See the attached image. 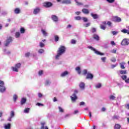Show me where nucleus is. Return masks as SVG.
Instances as JSON below:
<instances>
[{
	"mask_svg": "<svg viewBox=\"0 0 129 129\" xmlns=\"http://www.w3.org/2000/svg\"><path fill=\"white\" fill-rule=\"evenodd\" d=\"M106 27L104 25H101L100 26V28L101 30H105L106 29Z\"/></svg>",
	"mask_w": 129,
	"mask_h": 129,
	"instance_id": "79ce46f5",
	"label": "nucleus"
},
{
	"mask_svg": "<svg viewBox=\"0 0 129 129\" xmlns=\"http://www.w3.org/2000/svg\"><path fill=\"white\" fill-rule=\"evenodd\" d=\"M39 46H40V48H43V47H44L45 44L44 43H43L42 42H40Z\"/></svg>",
	"mask_w": 129,
	"mask_h": 129,
	"instance_id": "37998d69",
	"label": "nucleus"
},
{
	"mask_svg": "<svg viewBox=\"0 0 129 129\" xmlns=\"http://www.w3.org/2000/svg\"><path fill=\"white\" fill-rule=\"evenodd\" d=\"M43 96V95L41 94V93H38V97L40 98H41V97H42Z\"/></svg>",
	"mask_w": 129,
	"mask_h": 129,
	"instance_id": "864d4df0",
	"label": "nucleus"
},
{
	"mask_svg": "<svg viewBox=\"0 0 129 129\" xmlns=\"http://www.w3.org/2000/svg\"><path fill=\"white\" fill-rule=\"evenodd\" d=\"M65 51H66V47H65L63 45L60 46L58 48V50H57V54L55 56L56 60L59 59V57H60V56H61L62 54H63V53H65Z\"/></svg>",
	"mask_w": 129,
	"mask_h": 129,
	"instance_id": "f257e3e1",
	"label": "nucleus"
},
{
	"mask_svg": "<svg viewBox=\"0 0 129 129\" xmlns=\"http://www.w3.org/2000/svg\"><path fill=\"white\" fill-rule=\"evenodd\" d=\"M96 32V28H92V33H95Z\"/></svg>",
	"mask_w": 129,
	"mask_h": 129,
	"instance_id": "49530a36",
	"label": "nucleus"
},
{
	"mask_svg": "<svg viewBox=\"0 0 129 129\" xmlns=\"http://www.w3.org/2000/svg\"><path fill=\"white\" fill-rule=\"evenodd\" d=\"M53 101H54V102H56V101H57V98L54 97Z\"/></svg>",
	"mask_w": 129,
	"mask_h": 129,
	"instance_id": "0e129e2a",
	"label": "nucleus"
},
{
	"mask_svg": "<svg viewBox=\"0 0 129 129\" xmlns=\"http://www.w3.org/2000/svg\"><path fill=\"white\" fill-rule=\"evenodd\" d=\"M6 91L5 83L3 81H0V92L4 93Z\"/></svg>",
	"mask_w": 129,
	"mask_h": 129,
	"instance_id": "20e7f679",
	"label": "nucleus"
},
{
	"mask_svg": "<svg viewBox=\"0 0 129 129\" xmlns=\"http://www.w3.org/2000/svg\"><path fill=\"white\" fill-rule=\"evenodd\" d=\"M119 65L121 69H125V67H124V65H125V62H124V61L120 62Z\"/></svg>",
	"mask_w": 129,
	"mask_h": 129,
	"instance_id": "4468645a",
	"label": "nucleus"
},
{
	"mask_svg": "<svg viewBox=\"0 0 129 129\" xmlns=\"http://www.w3.org/2000/svg\"><path fill=\"white\" fill-rule=\"evenodd\" d=\"M75 2H76V4H77V6H83V4L80 3V2H78V1H77V0H75Z\"/></svg>",
	"mask_w": 129,
	"mask_h": 129,
	"instance_id": "2f4dec72",
	"label": "nucleus"
},
{
	"mask_svg": "<svg viewBox=\"0 0 129 129\" xmlns=\"http://www.w3.org/2000/svg\"><path fill=\"white\" fill-rule=\"evenodd\" d=\"M108 3H113V0H106Z\"/></svg>",
	"mask_w": 129,
	"mask_h": 129,
	"instance_id": "13d9d810",
	"label": "nucleus"
},
{
	"mask_svg": "<svg viewBox=\"0 0 129 129\" xmlns=\"http://www.w3.org/2000/svg\"><path fill=\"white\" fill-rule=\"evenodd\" d=\"M76 71H77L78 74H81V70L80 67H77V68H76Z\"/></svg>",
	"mask_w": 129,
	"mask_h": 129,
	"instance_id": "5701e85b",
	"label": "nucleus"
},
{
	"mask_svg": "<svg viewBox=\"0 0 129 129\" xmlns=\"http://www.w3.org/2000/svg\"><path fill=\"white\" fill-rule=\"evenodd\" d=\"M22 64L21 63H18L15 64V67H12L11 68L14 72H19V69L21 68Z\"/></svg>",
	"mask_w": 129,
	"mask_h": 129,
	"instance_id": "7ed1b4c3",
	"label": "nucleus"
},
{
	"mask_svg": "<svg viewBox=\"0 0 129 129\" xmlns=\"http://www.w3.org/2000/svg\"><path fill=\"white\" fill-rule=\"evenodd\" d=\"M79 87L82 90H84L85 88V83L83 82H81L79 85Z\"/></svg>",
	"mask_w": 129,
	"mask_h": 129,
	"instance_id": "ddd939ff",
	"label": "nucleus"
},
{
	"mask_svg": "<svg viewBox=\"0 0 129 129\" xmlns=\"http://www.w3.org/2000/svg\"><path fill=\"white\" fill-rule=\"evenodd\" d=\"M77 93H78V91L77 90H75L74 93L72 95V96H71V98L72 101H75V100L77 99V96H76Z\"/></svg>",
	"mask_w": 129,
	"mask_h": 129,
	"instance_id": "423d86ee",
	"label": "nucleus"
},
{
	"mask_svg": "<svg viewBox=\"0 0 129 129\" xmlns=\"http://www.w3.org/2000/svg\"><path fill=\"white\" fill-rule=\"evenodd\" d=\"M27 99L25 98H22L21 101V105H24L26 103Z\"/></svg>",
	"mask_w": 129,
	"mask_h": 129,
	"instance_id": "f3484780",
	"label": "nucleus"
},
{
	"mask_svg": "<svg viewBox=\"0 0 129 129\" xmlns=\"http://www.w3.org/2000/svg\"><path fill=\"white\" fill-rule=\"evenodd\" d=\"M119 73L121 75L123 74H127V71L126 70H121L119 71Z\"/></svg>",
	"mask_w": 129,
	"mask_h": 129,
	"instance_id": "2eb2a0df",
	"label": "nucleus"
},
{
	"mask_svg": "<svg viewBox=\"0 0 129 129\" xmlns=\"http://www.w3.org/2000/svg\"><path fill=\"white\" fill-rule=\"evenodd\" d=\"M30 55H31V53L30 52H27V53H25V56L26 57H29L30 56Z\"/></svg>",
	"mask_w": 129,
	"mask_h": 129,
	"instance_id": "8fccbe9b",
	"label": "nucleus"
},
{
	"mask_svg": "<svg viewBox=\"0 0 129 129\" xmlns=\"http://www.w3.org/2000/svg\"><path fill=\"white\" fill-rule=\"evenodd\" d=\"M68 74H69V73L68 71H65L62 73H61V74L60 75V76L61 77H65V76H66L67 75H68Z\"/></svg>",
	"mask_w": 129,
	"mask_h": 129,
	"instance_id": "aec40b11",
	"label": "nucleus"
},
{
	"mask_svg": "<svg viewBox=\"0 0 129 129\" xmlns=\"http://www.w3.org/2000/svg\"><path fill=\"white\" fill-rule=\"evenodd\" d=\"M44 50L43 49H40L38 50V53H39V54H42V53H44Z\"/></svg>",
	"mask_w": 129,
	"mask_h": 129,
	"instance_id": "58836bf2",
	"label": "nucleus"
},
{
	"mask_svg": "<svg viewBox=\"0 0 129 129\" xmlns=\"http://www.w3.org/2000/svg\"><path fill=\"white\" fill-rule=\"evenodd\" d=\"M14 13L16 14V15H19V14L21 13V10H20V8H16L14 10Z\"/></svg>",
	"mask_w": 129,
	"mask_h": 129,
	"instance_id": "412c9836",
	"label": "nucleus"
},
{
	"mask_svg": "<svg viewBox=\"0 0 129 129\" xmlns=\"http://www.w3.org/2000/svg\"><path fill=\"white\" fill-rule=\"evenodd\" d=\"M114 22H116L117 23H119L121 22V19L117 16H115L114 17Z\"/></svg>",
	"mask_w": 129,
	"mask_h": 129,
	"instance_id": "9b49d317",
	"label": "nucleus"
},
{
	"mask_svg": "<svg viewBox=\"0 0 129 129\" xmlns=\"http://www.w3.org/2000/svg\"><path fill=\"white\" fill-rule=\"evenodd\" d=\"M82 74L83 75H86L87 74L86 79H93V75L88 73L87 70H84Z\"/></svg>",
	"mask_w": 129,
	"mask_h": 129,
	"instance_id": "f03ea898",
	"label": "nucleus"
},
{
	"mask_svg": "<svg viewBox=\"0 0 129 129\" xmlns=\"http://www.w3.org/2000/svg\"><path fill=\"white\" fill-rule=\"evenodd\" d=\"M125 83L129 84V78H127L125 81Z\"/></svg>",
	"mask_w": 129,
	"mask_h": 129,
	"instance_id": "603ef678",
	"label": "nucleus"
},
{
	"mask_svg": "<svg viewBox=\"0 0 129 129\" xmlns=\"http://www.w3.org/2000/svg\"><path fill=\"white\" fill-rule=\"evenodd\" d=\"M75 19L77 21H80V20H81V17L77 16V17H75Z\"/></svg>",
	"mask_w": 129,
	"mask_h": 129,
	"instance_id": "f704fd0d",
	"label": "nucleus"
},
{
	"mask_svg": "<svg viewBox=\"0 0 129 129\" xmlns=\"http://www.w3.org/2000/svg\"><path fill=\"white\" fill-rule=\"evenodd\" d=\"M71 43H72V44H76V41L74 39H72Z\"/></svg>",
	"mask_w": 129,
	"mask_h": 129,
	"instance_id": "3c124183",
	"label": "nucleus"
},
{
	"mask_svg": "<svg viewBox=\"0 0 129 129\" xmlns=\"http://www.w3.org/2000/svg\"><path fill=\"white\" fill-rule=\"evenodd\" d=\"M109 98H110V99H113V95H111V96L109 97Z\"/></svg>",
	"mask_w": 129,
	"mask_h": 129,
	"instance_id": "338daca9",
	"label": "nucleus"
},
{
	"mask_svg": "<svg viewBox=\"0 0 129 129\" xmlns=\"http://www.w3.org/2000/svg\"><path fill=\"white\" fill-rule=\"evenodd\" d=\"M10 115L11 117H14L15 116V112L14 111H12L10 114Z\"/></svg>",
	"mask_w": 129,
	"mask_h": 129,
	"instance_id": "e433bc0d",
	"label": "nucleus"
},
{
	"mask_svg": "<svg viewBox=\"0 0 129 129\" xmlns=\"http://www.w3.org/2000/svg\"><path fill=\"white\" fill-rule=\"evenodd\" d=\"M36 105H38V106H44V104L40 103H37Z\"/></svg>",
	"mask_w": 129,
	"mask_h": 129,
	"instance_id": "de8ad7c7",
	"label": "nucleus"
},
{
	"mask_svg": "<svg viewBox=\"0 0 129 129\" xmlns=\"http://www.w3.org/2000/svg\"><path fill=\"white\" fill-rule=\"evenodd\" d=\"M82 12L84 13L86 15H88V14H89V10H88V9H83L82 10Z\"/></svg>",
	"mask_w": 129,
	"mask_h": 129,
	"instance_id": "dca6fc26",
	"label": "nucleus"
},
{
	"mask_svg": "<svg viewBox=\"0 0 129 129\" xmlns=\"http://www.w3.org/2000/svg\"><path fill=\"white\" fill-rule=\"evenodd\" d=\"M29 111H30V108H26L24 109L25 113H29Z\"/></svg>",
	"mask_w": 129,
	"mask_h": 129,
	"instance_id": "7c9ffc66",
	"label": "nucleus"
},
{
	"mask_svg": "<svg viewBox=\"0 0 129 129\" xmlns=\"http://www.w3.org/2000/svg\"><path fill=\"white\" fill-rule=\"evenodd\" d=\"M101 60L102 62H105V60H106V57L104 56L101 58Z\"/></svg>",
	"mask_w": 129,
	"mask_h": 129,
	"instance_id": "a18cd8bd",
	"label": "nucleus"
},
{
	"mask_svg": "<svg viewBox=\"0 0 129 129\" xmlns=\"http://www.w3.org/2000/svg\"><path fill=\"white\" fill-rule=\"evenodd\" d=\"M13 41V39L11 37H9L7 40H6V43L5 44V46L6 47H8L10 44V43Z\"/></svg>",
	"mask_w": 129,
	"mask_h": 129,
	"instance_id": "1a4fd4ad",
	"label": "nucleus"
},
{
	"mask_svg": "<svg viewBox=\"0 0 129 129\" xmlns=\"http://www.w3.org/2000/svg\"><path fill=\"white\" fill-rule=\"evenodd\" d=\"M91 16L92 17L94 20H96V19H98V15L97 14H94L93 13H91Z\"/></svg>",
	"mask_w": 129,
	"mask_h": 129,
	"instance_id": "6ab92c4d",
	"label": "nucleus"
},
{
	"mask_svg": "<svg viewBox=\"0 0 129 129\" xmlns=\"http://www.w3.org/2000/svg\"><path fill=\"white\" fill-rule=\"evenodd\" d=\"M128 44H129V39H123L122 42H121V45H122V46H127Z\"/></svg>",
	"mask_w": 129,
	"mask_h": 129,
	"instance_id": "0eeeda50",
	"label": "nucleus"
},
{
	"mask_svg": "<svg viewBox=\"0 0 129 129\" xmlns=\"http://www.w3.org/2000/svg\"><path fill=\"white\" fill-rule=\"evenodd\" d=\"M93 38L96 41H99V36L97 34H94Z\"/></svg>",
	"mask_w": 129,
	"mask_h": 129,
	"instance_id": "4be33fe9",
	"label": "nucleus"
},
{
	"mask_svg": "<svg viewBox=\"0 0 129 129\" xmlns=\"http://www.w3.org/2000/svg\"><path fill=\"white\" fill-rule=\"evenodd\" d=\"M58 109H59L60 112H64V110H63V108H62V107L59 106Z\"/></svg>",
	"mask_w": 129,
	"mask_h": 129,
	"instance_id": "ea45409f",
	"label": "nucleus"
},
{
	"mask_svg": "<svg viewBox=\"0 0 129 129\" xmlns=\"http://www.w3.org/2000/svg\"><path fill=\"white\" fill-rule=\"evenodd\" d=\"M72 27V26L70 24H69V25H68L67 28H71Z\"/></svg>",
	"mask_w": 129,
	"mask_h": 129,
	"instance_id": "774afa93",
	"label": "nucleus"
},
{
	"mask_svg": "<svg viewBox=\"0 0 129 129\" xmlns=\"http://www.w3.org/2000/svg\"><path fill=\"white\" fill-rule=\"evenodd\" d=\"M17 99H18V95L15 94L13 96V100L14 102H16V101H17Z\"/></svg>",
	"mask_w": 129,
	"mask_h": 129,
	"instance_id": "cd10ccee",
	"label": "nucleus"
},
{
	"mask_svg": "<svg viewBox=\"0 0 129 129\" xmlns=\"http://www.w3.org/2000/svg\"><path fill=\"white\" fill-rule=\"evenodd\" d=\"M84 104H85V103L84 102H81L80 103V105L81 106L82 105H84Z\"/></svg>",
	"mask_w": 129,
	"mask_h": 129,
	"instance_id": "6e6d98bb",
	"label": "nucleus"
},
{
	"mask_svg": "<svg viewBox=\"0 0 129 129\" xmlns=\"http://www.w3.org/2000/svg\"><path fill=\"white\" fill-rule=\"evenodd\" d=\"M107 25L108 26H111V22H110V21H108L107 22Z\"/></svg>",
	"mask_w": 129,
	"mask_h": 129,
	"instance_id": "e2e57ef3",
	"label": "nucleus"
},
{
	"mask_svg": "<svg viewBox=\"0 0 129 129\" xmlns=\"http://www.w3.org/2000/svg\"><path fill=\"white\" fill-rule=\"evenodd\" d=\"M54 41L55 42H58L59 41V36L58 35L54 36Z\"/></svg>",
	"mask_w": 129,
	"mask_h": 129,
	"instance_id": "c85d7f7f",
	"label": "nucleus"
},
{
	"mask_svg": "<svg viewBox=\"0 0 129 129\" xmlns=\"http://www.w3.org/2000/svg\"><path fill=\"white\" fill-rule=\"evenodd\" d=\"M122 33H124V34H127L128 30L126 29H123L121 30Z\"/></svg>",
	"mask_w": 129,
	"mask_h": 129,
	"instance_id": "4c0bfd02",
	"label": "nucleus"
},
{
	"mask_svg": "<svg viewBox=\"0 0 129 129\" xmlns=\"http://www.w3.org/2000/svg\"><path fill=\"white\" fill-rule=\"evenodd\" d=\"M83 20L85 23H86V22H88V19H87V18L84 17L83 18Z\"/></svg>",
	"mask_w": 129,
	"mask_h": 129,
	"instance_id": "a19ab883",
	"label": "nucleus"
},
{
	"mask_svg": "<svg viewBox=\"0 0 129 129\" xmlns=\"http://www.w3.org/2000/svg\"><path fill=\"white\" fill-rule=\"evenodd\" d=\"M5 129H10V128H11V123H8L7 125H5Z\"/></svg>",
	"mask_w": 129,
	"mask_h": 129,
	"instance_id": "a878e982",
	"label": "nucleus"
},
{
	"mask_svg": "<svg viewBox=\"0 0 129 129\" xmlns=\"http://www.w3.org/2000/svg\"><path fill=\"white\" fill-rule=\"evenodd\" d=\"M25 32V28L24 27H21L20 28V33L21 34H24Z\"/></svg>",
	"mask_w": 129,
	"mask_h": 129,
	"instance_id": "bb28decb",
	"label": "nucleus"
},
{
	"mask_svg": "<svg viewBox=\"0 0 129 129\" xmlns=\"http://www.w3.org/2000/svg\"><path fill=\"white\" fill-rule=\"evenodd\" d=\"M61 4H66L68 5L69 4H71V1L70 0H62L61 2Z\"/></svg>",
	"mask_w": 129,
	"mask_h": 129,
	"instance_id": "a211bd4d",
	"label": "nucleus"
},
{
	"mask_svg": "<svg viewBox=\"0 0 129 129\" xmlns=\"http://www.w3.org/2000/svg\"><path fill=\"white\" fill-rule=\"evenodd\" d=\"M48 84H50V81H46L45 85H48Z\"/></svg>",
	"mask_w": 129,
	"mask_h": 129,
	"instance_id": "bf43d9fd",
	"label": "nucleus"
},
{
	"mask_svg": "<svg viewBox=\"0 0 129 129\" xmlns=\"http://www.w3.org/2000/svg\"><path fill=\"white\" fill-rule=\"evenodd\" d=\"M80 13H81L80 12L78 11V12H76L75 14H77V16H79V15H80Z\"/></svg>",
	"mask_w": 129,
	"mask_h": 129,
	"instance_id": "052dcab7",
	"label": "nucleus"
},
{
	"mask_svg": "<svg viewBox=\"0 0 129 129\" xmlns=\"http://www.w3.org/2000/svg\"><path fill=\"white\" fill-rule=\"evenodd\" d=\"M78 112H79V111H78V110H76L74 111V114H76L77 113H78Z\"/></svg>",
	"mask_w": 129,
	"mask_h": 129,
	"instance_id": "4d7b16f0",
	"label": "nucleus"
},
{
	"mask_svg": "<svg viewBox=\"0 0 129 129\" xmlns=\"http://www.w3.org/2000/svg\"><path fill=\"white\" fill-rule=\"evenodd\" d=\"M12 118H13V117H12L10 116V117L8 118L9 121H12Z\"/></svg>",
	"mask_w": 129,
	"mask_h": 129,
	"instance_id": "69168bd1",
	"label": "nucleus"
},
{
	"mask_svg": "<svg viewBox=\"0 0 129 129\" xmlns=\"http://www.w3.org/2000/svg\"><path fill=\"white\" fill-rule=\"evenodd\" d=\"M20 36H21V34L20 32H16L15 34L16 38H19Z\"/></svg>",
	"mask_w": 129,
	"mask_h": 129,
	"instance_id": "473e14b6",
	"label": "nucleus"
},
{
	"mask_svg": "<svg viewBox=\"0 0 129 129\" xmlns=\"http://www.w3.org/2000/svg\"><path fill=\"white\" fill-rule=\"evenodd\" d=\"M45 122H41V124L42 126H41L40 129H44V128H45Z\"/></svg>",
	"mask_w": 129,
	"mask_h": 129,
	"instance_id": "72a5a7b5",
	"label": "nucleus"
},
{
	"mask_svg": "<svg viewBox=\"0 0 129 129\" xmlns=\"http://www.w3.org/2000/svg\"><path fill=\"white\" fill-rule=\"evenodd\" d=\"M105 110H106V109L105 108V107H102V109H101V111L102 112H104L105 111Z\"/></svg>",
	"mask_w": 129,
	"mask_h": 129,
	"instance_id": "5fc2aeb1",
	"label": "nucleus"
},
{
	"mask_svg": "<svg viewBox=\"0 0 129 129\" xmlns=\"http://www.w3.org/2000/svg\"><path fill=\"white\" fill-rule=\"evenodd\" d=\"M41 9L40 8L37 7L35 9H34V11H33V14L34 15H37V14H39V12H40Z\"/></svg>",
	"mask_w": 129,
	"mask_h": 129,
	"instance_id": "9d476101",
	"label": "nucleus"
},
{
	"mask_svg": "<svg viewBox=\"0 0 129 129\" xmlns=\"http://www.w3.org/2000/svg\"><path fill=\"white\" fill-rule=\"evenodd\" d=\"M121 78L122 79V80L125 81V80L127 79V77L126 76V75H123L121 76Z\"/></svg>",
	"mask_w": 129,
	"mask_h": 129,
	"instance_id": "c756f323",
	"label": "nucleus"
},
{
	"mask_svg": "<svg viewBox=\"0 0 129 129\" xmlns=\"http://www.w3.org/2000/svg\"><path fill=\"white\" fill-rule=\"evenodd\" d=\"M121 126L119 124H116L114 126V129H120Z\"/></svg>",
	"mask_w": 129,
	"mask_h": 129,
	"instance_id": "393cba45",
	"label": "nucleus"
},
{
	"mask_svg": "<svg viewBox=\"0 0 129 129\" xmlns=\"http://www.w3.org/2000/svg\"><path fill=\"white\" fill-rule=\"evenodd\" d=\"M41 32L43 35V36H44V37H47V32H46V31H45V30L44 29H41Z\"/></svg>",
	"mask_w": 129,
	"mask_h": 129,
	"instance_id": "b1692460",
	"label": "nucleus"
},
{
	"mask_svg": "<svg viewBox=\"0 0 129 129\" xmlns=\"http://www.w3.org/2000/svg\"><path fill=\"white\" fill-rule=\"evenodd\" d=\"M91 23H88L87 24H85V27H86V28H87V27H89V26H90Z\"/></svg>",
	"mask_w": 129,
	"mask_h": 129,
	"instance_id": "09e8293b",
	"label": "nucleus"
},
{
	"mask_svg": "<svg viewBox=\"0 0 129 129\" xmlns=\"http://www.w3.org/2000/svg\"><path fill=\"white\" fill-rule=\"evenodd\" d=\"M43 70H40L38 72V75L39 76H41V75H43Z\"/></svg>",
	"mask_w": 129,
	"mask_h": 129,
	"instance_id": "c9c22d12",
	"label": "nucleus"
},
{
	"mask_svg": "<svg viewBox=\"0 0 129 129\" xmlns=\"http://www.w3.org/2000/svg\"><path fill=\"white\" fill-rule=\"evenodd\" d=\"M100 87H101V84H98L96 86V88H100Z\"/></svg>",
	"mask_w": 129,
	"mask_h": 129,
	"instance_id": "c03bdc74",
	"label": "nucleus"
},
{
	"mask_svg": "<svg viewBox=\"0 0 129 129\" xmlns=\"http://www.w3.org/2000/svg\"><path fill=\"white\" fill-rule=\"evenodd\" d=\"M117 34H118V31H113V35H117Z\"/></svg>",
	"mask_w": 129,
	"mask_h": 129,
	"instance_id": "680f3d73",
	"label": "nucleus"
},
{
	"mask_svg": "<svg viewBox=\"0 0 129 129\" xmlns=\"http://www.w3.org/2000/svg\"><path fill=\"white\" fill-rule=\"evenodd\" d=\"M51 20H52L53 22H55V23H57V22H58V17H57L56 15H52Z\"/></svg>",
	"mask_w": 129,
	"mask_h": 129,
	"instance_id": "f8f14e48",
	"label": "nucleus"
},
{
	"mask_svg": "<svg viewBox=\"0 0 129 129\" xmlns=\"http://www.w3.org/2000/svg\"><path fill=\"white\" fill-rule=\"evenodd\" d=\"M88 49H91L92 51H94V52H95V54H97V55H100V56H103V55H104V53L96 50L95 48L92 47V46H88Z\"/></svg>",
	"mask_w": 129,
	"mask_h": 129,
	"instance_id": "39448f33",
	"label": "nucleus"
},
{
	"mask_svg": "<svg viewBox=\"0 0 129 129\" xmlns=\"http://www.w3.org/2000/svg\"><path fill=\"white\" fill-rule=\"evenodd\" d=\"M52 6H53V4L51 2L43 3V7H44V8H50Z\"/></svg>",
	"mask_w": 129,
	"mask_h": 129,
	"instance_id": "6e6552de",
	"label": "nucleus"
}]
</instances>
